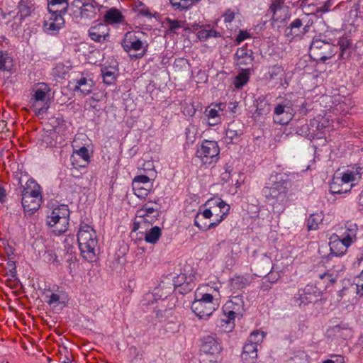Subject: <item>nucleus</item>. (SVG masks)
<instances>
[{"mask_svg": "<svg viewBox=\"0 0 363 363\" xmlns=\"http://www.w3.org/2000/svg\"><path fill=\"white\" fill-rule=\"evenodd\" d=\"M104 82L106 84H112L116 79L115 72L110 67H104L101 69Z\"/></svg>", "mask_w": 363, "mask_h": 363, "instance_id": "4c0bfd02", "label": "nucleus"}, {"mask_svg": "<svg viewBox=\"0 0 363 363\" xmlns=\"http://www.w3.org/2000/svg\"><path fill=\"white\" fill-rule=\"evenodd\" d=\"M69 209L67 205L54 208L47 216V224L56 235L65 233L69 228Z\"/></svg>", "mask_w": 363, "mask_h": 363, "instance_id": "39448f33", "label": "nucleus"}, {"mask_svg": "<svg viewBox=\"0 0 363 363\" xmlns=\"http://www.w3.org/2000/svg\"><path fill=\"white\" fill-rule=\"evenodd\" d=\"M221 180L225 182H228L231 178V169L230 167L226 166L225 172L220 175Z\"/></svg>", "mask_w": 363, "mask_h": 363, "instance_id": "3c124183", "label": "nucleus"}, {"mask_svg": "<svg viewBox=\"0 0 363 363\" xmlns=\"http://www.w3.org/2000/svg\"><path fill=\"white\" fill-rule=\"evenodd\" d=\"M121 44L123 50L127 52H130L131 50L139 52L133 55L137 59L143 57L146 54L148 48L147 41L142 40L135 32H127Z\"/></svg>", "mask_w": 363, "mask_h": 363, "instance_id": "f8f14e48", "label": "nucleus"}, {"mask_svg": "<svg viewBox=\"0 0 363 363\" xmlns=\"http://www.w3.org/2000/svg\"><path fill=\"white\" fill-rule=\"evenodd\" d=\"M281 72V68L278 65H274L269 71L268 74L270 79H274V76H277Z\"/></svg>", "mask_w": 363, "mask_h": 363, "instance_id": "6e6d98bb", "label": "nucleus"}, {"mask_svg": "<svg viewBox=\"0 0 363 363\" xmlns=\"http://www.w3.org/2000/svg\"><path fill=\"white\" fill-rule=\"evenodd\" d=\"M349 41L347 38H342L337 41V45L340 46V49L342 50L340 56H342L344 50L350 45Z\"/></svg>", "mask_w": 363, "mask_h": 363, "instance_id": "864d4df0", "label": "nucleus"}, {"mask_svg": "<svg viewBox=\"0 0 363 363\" xmlns=\"http://www.w3.org/2000/svg\"><path fill=\"white\" fill-rule=\"evenodd\" d=\"M98 6L95 0H73L70 4L71 15L76 18H94Z\"/></svg>", "mask_w": 363, "mask_h": 363, "instance_id": "9b49d317", "label": "nucleus"}, {"mask_svg": "<svg viewBox=\"0 0 363 363\" xmlns=\"http://www.w3.org/2000/svg\"><path fill=\"white\" fill-rule=\"evenodd\" d=\"M355 179L354 178V174L352 172H350L348 169L342 173L340 177H338V182H341L342 184H345V186L348 187V184L350 182H354Z\"/></svg>", "mask_w": 363, "mask_h": 363, "instance_id": "c03bdc74", "label": "nucleus"}, {"mask_svg": "<svg viewBox=\"0 0 363 363\" xmlns=\"http://www.w3.org/2000/svg\"><path fill=\"white\" fill-rule=\"evenodd\" d=\"M171 4L176 9H186L188 6L181 4V0H169Z\"/></svg>", "mask_w": 363, "mask_h": 363, "instance_id": "4d7b16f0", "label": "nucleus"}, {"mask_svg": "<svg viewBox=\"0 0 363 363\" xmlns=\"http://www.w3.org/2000/svg\"><path fill=\"white\" fill-rule=\"evenodd\" d=\"M359 204L363 207V190L359 196Z\"/></svg>", "mask_w": 363, "mask_h": 363, "instance_id": "774afa93", "label": "nucleus"}, {"mask_svg": "<svg viewBox=\"0 0 363 363\" xmlns=\"http://www.w3.org/2000/svg\"><path fill=\"white\" fill-rule=\"evenodd\" d=\"M89 154L86 147H82L74 150L71 156L72 164L74 166L85 167L89 162Z\"/></svg>", "mask_w": 363, "mask_h": 363, "instance_id": "4be33fe9", "label": "nucleus"}, {"mask_svg": "<svg viewBox=\"0 0 363 363\" xmlns=\"http://www.w3.org/2000/svg\"><path fill=\"white\" fill-rule=\"evenodd\" d=\"M50 88L44 83L38 84L33 89L30 99L31 107L37 116H40L47 112L50 105L48 103V94Z\"/></svg>", "mask_w": 363, "mask_h": 363, "instance_id": "9d476101", "label": "nucleus"}, {"mask_svg": "<svg viewBox=\"0 0 363 363\" xmlns=\"http://www.w3.org/2000/svg\"><path fill=\"white\" fill-rule=\"evenodd\" d=\"M13 66V58L6 51H0V69L11 72Z\"/></svg>", "mask_w": 363, "mask_h": 363, "instance_id": "2f4dec72", "label": "nucleus"}, {"mask_svg": "<svg viewBox=\"0 0 363 363\" xmlns=\"http://www.w3.org/2000/svg\"><path fill=\"white\" fill-rule=\"evenodd\" d=\"M47 302L49 305L53 306L54 307H55L60 303V296L57 294L52 293L49 296V299Z\"/></svg>", "mask_w": 363, "mask_h": 363, "instance_id": "8fccbe9b", "label": "nucleus"}, {"mask_svg": "<svg viewBox=\"0 0 363 363\" xmlns=\"http://www.w3.org/2000/svg\"><path fill=\"white\" fill-rule=\"evenodd\" d=\"M206 114L208 116V119L213 120V122H208L210 125H216L220 123V118L218 115V111L216 108H210L206 110Z\"/></svg>", "mask_w": 363, "mask_h": 363, "instance_id": "37998d69", "label": "nucleus"}, {"mask_svg": "<svg viewBox=\"0 0 363 363\" xmlns=\"http://www.w3.org/2000/svg\"><path fill=\"white\" fill-rule=\"evenodd\" d=\"M161 235L160 228L155 226L146 233L145 240L148 243L155 244L161 237Z\"/></svg>", "mask_w": 363, "mask_h": 363, "instance_id": "f704fd0d", "label": "nucleus"}, {"mask_svg": "<svg viewBox=\"0 0 363 363\" xmlns=\"http://www.w3.org/2000/svg\"><path fill=\"white\" fill-rule=\"evenodd\" d=\"M219 303L210 294H204L199 299H195L191 304V310L197 317L206 319L218 308Z\"/></svg>", "mask_w": 363, "mask_h": 363, "instance_id": "1a4fd4ad", "label": "nucleus"}, {"mask_svg": "<svg viewBox=\"0 0 363 363\" xmlns=\"http://www.w3.org/2000/svg\"><path fill=\"white\" fill-rule=\"evenodd\" d=\"M257 111L259 115L267 114L270 112V104L264 98H259L257 100Z\"/></svg>", "mask_w": 363, "mask_h": 363, "instance_id": "e433bc0d", "label": "nucleus"}, {"mask_svg": "<svg viewBox=\"0 0 363 363\" xmlns=\"http://www.w3.org/2000/svg\"><path fill=\"white\" fill-rule=\"evenodd\" d=\"M329 245L331 252L336 256L344 255L350 247L349 245H346L345 241L337 235H333L331 237Z\"/></svg>", "mask_w": 363, "mask_h": 363, "instance_id": "5701e85b", "label": "nucleus"}, {"mask_svg": "<svg viewBox=\"0 0 363 363\" xmlns=\"http://www.w3.org/2000/svg\"><path fill=\"white\" fill-rule=\"evenodd\" d=\"M331 330L344 338H347L351 335V330L347 325H337L333 326Z\"/></svg>", "mask_w": 363, "mask_h": 363, "instance_id": "a19ab883", "label": "nucleus"}, {"mask_svg": "<svg viewBox=\"0 0 363 363\" xmlns=\"http://www.w3.org/2000/svg\"><path fill=\"white\" fill-rule=\"evenodd\" d=\"M332 357L335 358V359H326L323 362V363H344V357L341 355H332Z\"/></svg>", "mask_w": 363, "mask_h": 363, "instance_id": "5fc2aeb1", "label": "nucleus"}, {"mask_svg": "<svg viewBox=\"0 0 363 363\" xmlns=\"http://www.w3.org/2000/svg\"><path fill=\"white\" fill-rule=\"evenodd\" d=\"M220 147L216 141L204 140L197 149L196 157L203 164H211L219 160Z\"/></svg>", "mask_w": 363, "mask_h": 363, "instance_id": "ddd939ff", "label": "nucleus"}, {"mask_svg": "<svg viewBox=\"0 0 363 363\" xmlns=\"http://www.w3.org/2000/svg\"><path fill=\"white\" fill-rule=\"evenodd\" d=\"M201 350L206 354H216L220 351V346L218 341L212 336L203 337Z\"/></svg>", "mask_w": 363, "mask_h": 363, "instance_id": "393cba45", "label": "nucleus"}, {"mask_svg": "<svg viewBox=\"0 0 363 363\" xmlns=\"http://www.w3.org/2000/svg\"><path fill=\"white\" fill-rule=\"evenodd\" d=\"M21 203L23 209L29 214L37 211L42 203L41 188L33 179H28L20 187Z\"/></svg>", "mask_w": 363, "mask_h": 363, "instance_id": "7ed1b4c3", "label": "nucleus"}, {"mask_svg": "<svg viewBox=\"0 0 363 363\" xmlns=\"http://www.w3.org/2000/svg\"><path fill=\"white\" fill-rule=\"evenodd\" d=\"M94 86V82L91 77L82 75L77 80L74 91H79L83 95H87L91 93Z\"/></svg>", "mask_w": 363, "mask_h": 363, "instance_id": "bb28decb", "label": "nucleus"}, {"mask_svg": "<svg viewBox=\"0 0 363 363\" xmlns=\"http://www.w3.org/2000/svg\"><path fill=\"white\" fill-rule=\"evenodd\" d=\"M330 7H331L330 0H328V1H326L324 4L323 6L317 9V12H321V13L328 12L330 10Z\"/></svg>", "mask_w": 363, "mask_h": 363, "instance_id": "13d9d810", "label": "nucleus"}, {"mask_svg": "<svg viewBox=\"0 0 363 363\" xmlns=\"http://www.w3.org/2000/svg\"><path fill=\"white\" fill-rule=\"evenodd\" d=\"M308 32V26L303 27L302 21L294 20L284 30L285 35L290 40L301 39Z\"/></svg>", "mask_w": 363, "mask_h": 363, "instance_id": "a211bd4d", "label": "nucleus"}, {"mask_svg": "<svg viewBox=\"0 0 363 363\" xmlns=\"http://www.w3.org/2000/svg\"><path fill=\"white\" fill-rule=\"evenodd\" d=\"M251 38V35H250V34L247 31L243 30H240L239 31L238 35H237V37L235 38V42H236L237 44H240L243 40H245L246 39H248V38Z\"/></svg>", "mask_w": 363, "mask_h": 363, "instance_id": "09e8293b", "label": "nucleus"}, {"mask_svg": "<svg viewBox=\"0 0 363 363\" xmlns=\"http://www.w3.org/2000/svg\"><path fill=\"white\" fill-rule=\"evenodd\" d=\"M34 0H20L18 4V12H9L4 14V18L8 19V23H11L13 30H18L24 20L29 17L35 10Z\"/></svg>", "mask_w": 363, "mask_h": 363, "instance_id": "6e6552de", "label": "nucleus"}, {"mask_svg": "<svg viewBox=\"0 0 363 363\" xmlns=\"http://www.w3.org/2000/svg\"><path fill=\"white\" fill-rule=\"evenodd\" d=\"M208 33H209V38H220L221 37V34L213 30V29H211V28H208Z\"/></svg>", "mask_w": 363, "mask_h": 363, "instance_id": "e2e57ef3", "label": "nucleus"}, {"mask_svg": "<svg viewBox=\"0 0 363 363\" xmlns=\"http://www.w3.org/2000/svg\"><path fill=\"white\" fill-rule=\"evenodd\" d=\"M265 336V333L263 331L260 330H254L249 336L247 339V342L258 346V345L261 344L263 341V339Z\"/></svg>", "mask_w": 363, "mask_h": 363, "instance_id": "58836bf2", "label": "nucleus"}, {"mask_svg": "<svg viewBox=\"0 0 363 363\" xmlns=\"http://www.w3.org/2000/svg\"><path fill=\"white\" fill-rule=\"evenodd\" d=\"M223 18H224V21L225 23H230L235 18V13L233 11H231L230 9H228L225 12V13L223 15Z\"/></svg>", "mask_w": 363, "mask_h": 363, "instance_id": "603ef678", "label": "nucleus"}, {"mask_svg": "<svg viewBox=\"0 0 363 363\" xmlns=\"http://www.w3.org/2000/svg\"><path fill=\"white\" fill-rule=\"evenodd\" d=\"M348 170L353 173L355 180L361 179L362 174H363V164H356Z\"/></svg>", "mask_w": 363, "mask_h": 363, "instance_id": "a18cd8bd", "label": "nucleus"}, {"mask_svg": "<svg viewBox=\"0 0 363 363\" xmlns=\"http://www.w3.org/2000/svg\"><path fill=\"white\" fill-rule=\"evenodd\" d=\"M257 357V346L248 342L243 347L242 359L247 363H254Z\"/></svg>", "mask_w": 363, "mask_h": 363, "instance_id": "c85d7f7f", "label": "nucleus"}, {"mask_svg": "<svg viewBox=\"0 0 363 363\" xmlns=\"http://www.w3.org/2000/svg\"><path fill=\"white\" fill-rule=\"evenodd\" d=\"M355 184H352L350 185V188H347V186H345V184H342L341 182H338V177H334L333 182L330 184V191L333 194H341L343 193H346L347 191H350L351 188L354 186Z\"/></svg>", "mask_w": 363, "mask_h": 363, "instance_id": "473e14b6", "label": "nucleus"}, {"mask_svg": "<svg viewBox=\"0 0 363 363\" xmlns=\"http://www.w3.org/2000/svg\"><path fill=\"white\" fill-rule=\"evenodd\" d=\"M169 24V30L171 32H174L176 29L180 28L183 26V23L178 20L167 19Z\"/></svg>", "mask_w": 363, "mask_h": 363, "instance_id": "de8ad7c7", "label": "nucleus"}, {"mask_svg": "<svg viewBox=\"0 0 363 363\" xmlns=\"http://www.w3.org/2000/svg\"><path fill=\"white\" fill-rule=\"evenodd\" d=\"M359 279L363 280V270L359 275ZM357 286L358 289V294H360V296H363V284L360 286L357 284Z\"/></svg>", "mask_w": 363, "mask_h": 363, "instance_id": "0e129e2a", "label": "nucleus"}, {"mask_svg": "<svg viewBox=\"0 0 363 363\" xmlns=\"http://www.w3.org/2000/svg\"><path fill=\"white\" fill-rule=\"evenodd\" d=\"M51 16L43 24L44 31L49 35L56 34L65 24L63 13H50Z\"/></svg>", "mask_w": 363, "mask_h": 363, "instance_id": "f3484780", "label": "nucleus"}, {"mask_svg": "<svg viewBox=\"0 0 363 363\" xmlns=\"http://www.w3.org/2000/svg\"><path fill=\"white\" fill-rule=\"evenodd\" d=\"M77 241L82 257L89 262L95 261L99 252L95 230L89 225L81 224L77 233Z\"/></svg>", "mask_w": 363, "mask_h": 363, "instance_id": "f257e3e1", "label": "nucleus"}, {"mask_svg": "<svg viewBox=\"0 0 363 363\" xmlns=\"http://www.w3.org/2000/svg\"><path fill=\"white\" fill-rule=\"evenodd\" d=\"M299 0H285L286 4L294 6L296 3H298Z\"/></svg>", "mask_w": 363, "mask_h": 363, "instance_id": "338daca9", "label": "nucleus"}, {"mask_svg": "<svg viewBox=\"0 0 363 363\" xmlns=\"http://www.w3.org/2000/svg\"><path fill=\"white\" fill-rule=\"evenodd\" d=\"M203 218H206L203 216V211L198 212L194 219V225L201 230L206 231L211 229L212 228L209 227V224H207L206 223H202Z\"/></svg>", "mask_w": 363, "mask_h": 363, "instance_id": "79ce46f5", "label": "nucleus"}, {"mask_svg": "<svg viewBox=\"0 0 363 363\" xmlns=\"http://www.w3.org/2000/svg\"><path fill=\"white\" fill-rule=\"evenodd\" d=\"M7 123L4 120H0V133H3L6 129Z\"/></svg>", "mask_w": 363, "mask_h": 363, "instance_id": "69168bd1", "label": "nucleus"}, {"mask_svg": "<svg viewBox=\"0 0 363 363\" xmlns=\"http://www.w3.org/2000/svg\"><path fill=\"white\" fill-rule=\"evenodd\" d=\"M226 319L221 320V327L225 333L230 332L235 327V318L242 315L243 301L239 296H235L227 301L223 308Z\"/></svg>", "mask_w": 363, "mask_h": 363, "instance_id": "423d86ee", "label": "nucleus"}, {"mask_svg": "<svg viewBox=\"0 0 363 363\" xmlns=\"http://www.w3.org/2000/svg\"><path fill=\"white\" fill-rule=\"evenodd\" d=\"M225 135L227 138H230V140H233V138L238 136V133L237 131L228 128L225 132Z\"/></svg>", "mask_w": 363, "mask_h": 363, "instance_id": "052dcab7", "label": "nucleus"}, {"mask_svg": "<svg viewBox=\"0 0 363 363\" xmlns=\"http://www.w3.org/2000/svg\"><path fill=\"white\" fill-rule=\"evenodd\" d=\"M48 2L50 13H65L68 9L70 10L68 0H48Z\"/></svg>", "mask_w": 363, "mask_h": 363, "instance_id": "cd10ccee", "label": "nucleus"}, {"mask_svg": "<svg viewBox=\"0 0 363 363\" xmlns=\"http://www.w3.org/2000/svg\"><path fill=\"white\" fill-rule=\"evenodd\" d=\"M206 209L203 211V216L206 218L215 217V220L209 223L210 228L218 226L228 216L230 211V206L223 201L221 199H211L208 200L204 204Z\"/></svg>", "mask_w": 363, "mask_h": 363, "instance_id": "0eeeda50", "label": "nucleus"}, {"mask_svg": "<svg viewBox=\"0 0 363 363\" xmlns=\"http://www.w3.org/2000/svg\"><path fill=\"white\" fill-rule=\"evenodd\" d=\"M210 26H201V30L197 33V37L200 41H204L209 38L208 28Z\"/></svg>", "mask_w": 363, "mask_h": 363, "instance_id": "49530a36", "label": "nucleus"}, {"mask_svg": "<svg viewBox=\"0 0 363 363\" xmlns=\"http://www.w3.org/2000/svg\"><path fill=\"white\" fill-rule=\"evenodd\" d=\"M235 59L238 65H250L254 60L252 51L245 47L240 48L237 50Z\"/></svg>", "mask_w": 363, "mask_h": 363, "instance_id": "a878e982", "label": "nucleus"}, {"mask_svg": "<svg viewBox=\"0 0 363 363\" xmlns=\"http://www.w3.org/2000/svg\"><path fill=\"white\" fill-rule=\"evenodd\" d=\"M294 174L277 173L270 177L272 183L270 186H266L262 189V194L267 199L284 200L289 189L292 186V178Z\"/></svg>", "mask_w": 363, "mask_h": 363, "instance_id": "f03ea898", "label": "nucleus"}, {"mask_svg": "<svg viewBox=\"0 0 363 363\" xmlns=\"http://www.w3.org/2000/svg\"><path fill=\"white\" fill-rule=\"evenodd\" d=\"M267 279L271 283H275L279 279V275L277 274L270 272L268 274Z\"/></svg>", "mask_w": 363, "mask_h": 363, "instance_id": "680f3d73", "label": "nucleus"}, {"mask_svg": "<svg viewBox=\"0 0 363 363\" xmlns=\"http://www.w3.org/2000/svg\"><path fill=\"white\" fill-rule=\"evenodd\" d=\"M132 188L137 197L145 199L153 189V182L146 175H138L133 179Z\"/></svg>", "mask_w": 363, "mask_h": 363, "instance_id": "4468645a", "label": "nucleus"}, {"mask_svg": "<svg viewBox=\"0 0 363 363\" xmlns=\"http://www.w3.org/2000/svg\"><path fill=\"white\" fill-rule=\"evenodd\" d=\"M274 121L280 125L288 124L293 118L290 108L282 104H278L274 111Z\"/></svg>", "mask_w": 363, "mask_h": 363, "instance_id": "412c9836", "label": "nucleus"}, {"mask_svg": "<svg viewBox=\"0 0 363 363\" xmlns=\"http://www.w3.org/2000/svg\"><path fill=\"white\" fill-rule=\"evenodd\" d=\"M323 215L322 213H313L310 215L307 221L308 230H315L318 228V225L322 223Z\"/></svg>", "mask_w": 363, "mask_h": 363, "instance_id": "c9c22d12", "label": "nucleus"}, {"mask_svg": "<svg viewBox=\"0 0 363 363\" xmlns=\"http://www.w3.org/2000/svg\"><path fill=\"white\" fill-rule=\"evenodd\" d=\"M156 201H149L137 211L136 217L140 219L138 223H152L158 216L159 207Z\"/></svg>", "mask_w": 363, "mask_h": 363, "instance_id": "2eb2a0df", "label": "nucleus"}, {"mask_svg": "<svg viewBox=\"0 0 363 363\" xmlns=\"http://www.w3.org/2000/svg\"><path fill=\"white\" fill-rule=\"evenodd\" d=\"M7 194L5 188L0 184V202L1 203L6 202Z\"/></svg>", "mask_w": 363, "mask_h": 363, "instance_id": "bf43d9fd", "label": "nucleus"}, {"mask_svg": "<svg viewBox=\"0 0 363 363\" xmlns=\"http://www.w3.org/2000/svg\"><path fill=\"white\" fill-rule=\"evenodd\" d=\"M358 226L355 223L347 221L345 223V231L340 238L345 241L346 245L350 246L356 241Z\"/></svg>", "mask_w": 363, "mask_h": 363, "instance_id": "b1692460", "label": "nucleus"}, {"mask_svg": "<svg viewBox=\"0 0 363 363\" xmlns=\"http://www.w3.org/2000/svg\"><path fill=\"white\" fill-rule=\"evenodd\" d=\"M250 283V280L247 277L242 275L235 276L230 280V289L231 290L238 291L245 288Z\"/></svg>", "mask_w": 363, "mask_h": 363, "instance_id": "7c9ffc66", "label": "nucleus"}, {"mask_svg": "<svg viewBox=\"0 0 363 363\" xmlns=\"http://www.w3.org/2000/svg\"><path fill=\"white\" fill-rule=\"evenodd\" d=\"M318 296L315 294V288L307 286L303 289H299L295 296V303L299 307H304L309 303L315 302Z\"/></svg>", "mask_w": 363, "mask_h": 363, "instance_id": "dca6fc26", "label": "nucleus"}, {"mask_svg": "<svg viewBox=\"0 0 363 363\" xmlns=\"http://www.w3.org/2000/svg\"><path fill=\"white\" fill-rule=\"evenodd\" d=\"M250 79V71L248 69H242L241 72L236 76L234 85L237 89H241L245 85Z\"/></svg>", "mask_w": 363, "mask_h": 363, "instance_id": "72a5a7b5", "label": "nucleus"}, {"mask_svg": "<svg viewBox=\"0 0 363 363\" xmlns=\"http://www.w3.org/2000/svg\"><path fill=\"white\" fill-rule=\"evenodd\" d=\"M312 125H315V129L317 130H323L330 126V121L323 116H318L315 118L312 122Z\"/></svg>", "mask_w": 363, "mask_h": 363, "instance_id": "ea45409f", "label": "nucleus"}, {"mask_svg": "<svg viewBox=\"0 0 363 363\" xmlns=\"http://www.w3.org/2000/svg\"><path fill=\"white\" fill-rule=\"evenodd\" d=\"M104 21L108 24L121 23L124 21V16L119 10L112 8L105 13Z\"/></svg>", "mask_w": 363, "mask_h": 363, "instance_id": "c756f323", "label": "nucleus"}, {"mask_svg": "<svg viewBox=\"0 0 363 363\" xmlns=\"http://www.w3.org/2000/svg\"><path fill=\"white\" fill-rule=\"evenodd\" d=\"M285 0H274L269 6L272 13V18L275 21H283L289 13V6L286 5Z\"/></svg>", "mask_w": 363, "mask_h": 363, "instance_id": "6ab92c4d", "label": "nucleus"}, {"mask_svg": "<svg viewBox=\"0 0 363 363\" xmlns=\"http://www.w3.org/2000/svg\"><path fill=\"white\" fill-rule=\"evenodd\" d=\"M109 28L106 24L98 23L91 26L89 29V36L90 38L98 43H103L107 40L109 36Z\"/></svg>", "mask_w": 363, "mask_h": 363, "instance_id": "aec40b11", "label": "nucleus"}, {"mask_svg": "<svg viewBox=\"0 0 363 363\" xmlns=\"http://www.w3.org/2000/svg\"><path fill=\"white\" fill-rule=\"evenodd\" d=\"M335 38H327L325 35L313 38L309 48V55L314 61L325 62L331 58L337 51V46L335 45Z\"/></svg>", "mask_w": 363, "mask_h": 363, "instance_id": "20e7f679", "label": "nucleus"}]
</instances>
